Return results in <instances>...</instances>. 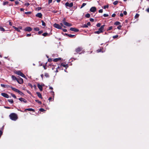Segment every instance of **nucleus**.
I'll list each match as a JSON object with an SVG mask.
<instances>
[{
  "mask_svg": "<svg viewBox=\"0 0 149 149\" xmlns=\"http://www.w3.org/2000/svg\"><path fill=\"white\" fill-rule=\"evenodd\" d=\"M31 13V12L29 11L28 12H26L25 13V14L26 15H30Z\"/></svg>",
  "mask_w": 149,
  "mask_h": 149,
  "instance_id": "33",
  "label": "nucleus"
},
{
  "mask_svg": "<svg viewBox=\"0 0 149 149\" xmlns=\"http://www.w3.org/2000/svg\"><path fill=\"white\" fill-rule=\"evenodd\" d=\"M96 10V8L95 7H93L91 8L90 9V11L91 12H95Z\"/></svg>",
  "mask_w": 149,
  "mask_h": 149,
  "instance_id": "12",
  "label": "nucleus"
},
{
  "mask_svg": "<svg viewBox=\"0 0 149 149\" xmlns=\"http://www.w3.org/2000/svg\"><path fill=\"white\" fill-rule=\"evenodd\" d=\"M66 35L67 36H68V37H69L70 38H74L75 37V36L74 35L69 34H66Z\"/></svg>",
  "mask_w": 149,
  "mask_h": 149,
  "instance_id": "16",
  "label": "nucleus"
},
{
  "mask_svg": "<svg viewBox=\"0 0 149 149\" xmlns=\"http://www.w3.org/2000/svg\"><path fill=\"white\" fill-rule=\"evenodd\" d=\"M48 61L49 62L51 61H52V59H51V58L48 59Z\"/></svg>",
  "mask_w": 149,
  "mask_h": 149,
  "instance_id": "63",
  "label": "nucleus"
},
{
  "mask_svg": "<svg viewBox=\"0 0 149 149\" xmlns=\"http://www.w3.org/2000/svg\"><path fill=\"white\" fill-rule=\"evenodd\" d=\"M83 48L81 47H79L75 49V51L76 53H74V54H76V53H79L81 51V53H80L79 54H81V53H84V50H82Z\"/></svg>",
  "mask_w": 149,
  "mask_h": 149,
  "instance_id": "2",
  "label": "nucleus"
},
{
  "mask_svg": "<svg viewBox=\"0 0 149 149\" xmlns=\"http://www.w3.org/2000/svg\"><path fill=\"white\" fill-rule=\"evenodd\" d=\"M103 16L104 17H108L109 16V15L108 14H104L103 15Z\"/></svg>",
  "mask_w": 149,
  "mask_h": 149,
  "instance_id": "46",
  "label": "nucleus"
},
{
  "mask_svg": "<svg viewBox=\"0 0 149 149\" xmlns=\"http://www.w3.org/2000/svg\"><path fill=\"white\" fill-rule=\"evenodd\" d=\"M0 31H4L5 29L1 27H0Z\"/></svg>",
  "mask_w": 149,
  "mask_h": 149,
  "instance_id": "40",
  "label": "nucleus"
},
{
  "mask_svg": "<svg viewBox=\"0 0 149 149\" xmlns=\"http://www.w3.org/2000/svg\"><path fill=\"white\" fill-rule=\"evenodd\" d=\"M36 94H37V95H38V96L39 97L41 98H42V95L40 93L38 92L36 93Z\"/></svg>",
  "mask_w": 149,
  "mask_h": 149,
  "instance_id": "20",
  "label": "nucleus"
},
{
  "mask_svg": "<svg viewBox=\"0 0 149 149\" xmlns=\"http://www.w3.org/2000/svg\"><path fill=\"white\" fill-rule=\"evenodd\" d=\"M40 110L41 111H44L45 110L44 109H42V108H40Z\"/></svg>",
  "mask_w": 149,
  "mask_h": 149,
  "instance_id": "55",
  "label": "nucleus"
},
{
  "mask_svg": "<svg viewBox=\"0 0 149 149\" xmlns=\"http://www.w3.org/2000/svg\"><path fill=\"white\" fill-rule=\"evenodd\" d=\"M90 20L91 22H93L94 21V19L93 18H91L90 19Z\"/></svg>",
  "mask_w": 149,
  "mask_h": 149,
  "instance_id": "54",
  "label": "nucleus"
},
{
  "mask_svg": "<svg viewBox=\"0 0 149 149\" xmlns=\"http://www.w3.org/2000/svg\"><path fill=\"white\" fill-rule=\"evenodd\" d=\"M118 35H116L113 36V38L114 39L116 38H118Z\"/></svg>",
  "mask_w": 149,
  "mask_h": 149,
  "instance_id": "42",
  "label": "nucleus"
},
{
  "mask_svg": "<svg viewBox=\"0 0 149 149\" xmlns=\"http://www.w3.org/2000/svg\"><path fill=\"white\" fill-rule=\"evenodd\" d=\"M52 0H48V4H49L50 3H52Z\"/></svg>",
  "mask_w": 149,
  "mask_h": 149,
  "instance_id": "53",
  "label": "nucleus"
},
{
  "mask_svg": "<svg viewBox=\"0 0 149 149\" xmlns=\"http://www.w3.org/2000/svg\"><path fill=\"white\" fill-rule=\"evenodd\" d=\"M101 25V24L100 23H98L97 24L96 26L97 27H100Z\"/></svg>",
  "mask_w": 149,
  "mask_h": 149,
  "instance_id": "47",
  "label": "nucleus"
},
{
  "mask_svg": "<svg viewBox=\"0 0 149 149\" xmlns=\"http://www.w3.org/2000/svg\"><path fill=\"white\" fill-rule=\"evenodd\" d=\"M8 3V1H3V6H5L6 4H7Z\"/></svg>",
  "mask_w": 149,
  "mask_h": 149,
  "instance_id": "28",
  "label": "nucleus"
},
{
  "mask_svg": "<svg viewBox=\"0 0 149 149\" xmlns=\"http://www.w3.org/2000/svg\"><path fill=\"white\" fill-rule=\"evenodd\" d=\"M4 107L6 109H10V107Z\"/></svg>",
  "mask_w": 149,
  "mask_h": 149,
  "instance_id": "62",
  "label": "nucleus"
},
{
  "mask_svg": "<svg viewBox=\"0 0 149 149\" xmlns=\"http://www.w3.org/2000/svg\"><path fill=\"white\" fill-rule=\"evenodd\" d=\"M42 32H43V31H38V34H41L42 33Z\"/></svg>",
  "mask_w": 149,
  "mask_h": 149,
  "instance_id": "51",
  "label": "nucleus"
},
{
  "mask_svg": "<svg viewBox=\"0 0 149 149\" xmlns=\"http://www.w3.org/2000/svg\"><path fill=\"white\" fill-rule=\"evenodd\" d=\"M63 23L64 24V25L67 26H72L71 24L65 21H64L63 22Z\"/></svg>",
  "mask_w": 149,
  "mask_h": 149,
  "instance_id": "8",
  "label": "nucleus"
},
{
  "mask_svg": "<svg viewBox=\"0 0 149 149\" xmlns=\"http://www.w3.org/2000/svg\"><path fill=\"white\" fill-rule=\"evenodd\" d=\"M81 27L83 28H87L88 27V26L87 25V24H84L81 26Z\"/></svg>",
  "mask_w": 149,
  "mask_h": 149,
  "instance_id": "29",
  "label": "nucleus"
},
{
  "mask_svg": "<svg viewBox=\"0 0 149 149\" xmlns=\"http://www.w3.org/2000/svg\"><path fill=\"white\" fill-rule=\"evenodd\" d=\"M10 87L12 89L13 91L16 92H17V93L19 91V90L18 89H17L16 88H15L13 87H10Z\"/></svg>",
  "mask_w": 149,
  "mask_h": 149,
  "instance_id": "19",
  "label": "nucleus"
},
{
  "mask_svg": "<svg viewBox=\"0 0 149 149\" xmlns=\"http://www.w3.org/2000/svg\"><path fill=\"white\" fill-rule=\"evenodd\" d=\"M13 28L16 31L19 32H20V31L19 29L18 28L16 27H15V26H13Z\"/></svg>",
  "mask_w": 149,
  "mask_h": 149,
  "instance_id": "21",
  "label": "nucleus"
},
{
  "mask_svg": "<svg viewBox=\"0 0 149 149\" xmlns=\"http://www.w3.org/2000/svg\"><path fill=\"white\" fill-rule=\"evenodd\" d=\"M54 26L56 28L59 29H62V27L59 24L55 23L54 24Z\"/></svg>",
  "mask_w": 149,
  "mask_h": 149,
  "instance_id": "5",
  "label": "nucleus"
},
{
  "mask_svg": "<svg viewBox=\"0 0 149 149\" xmlns=\"http://www.w3.org/2000/svg\"><path fill=\"white\" fill-rule=\"evenodd\" d=\"M109 8V6L108 5H107L104 6L103 7V8L105 9L106 8Z\"/></svg>",
  "mask_w": 149,
  "mask_h": 149,
  "instance_id": "38",
  "label": "nucleus"
},
{
  "mask_svg": "<svg viewBox=\"0 0 149 149\" xmlns=\"http://www.w3.org/2000/svg\"><path fill=\"white\" fill-rule=\"evenodd\" d=\"M31 36V34H27L26 35V36L29 37L30 36Z\"/></svg>",
  "mask_w": 149,
  "mask_h": 149,
  "instance_id": "57",
  "label": "nucleus"
},
{
  "mask_svg": "<svg viewBox=\"0 0 149 149\" xmlns=\"http://www.w3.org/2000/svg\"><path fill=\"white\" fill-rule=\"evenodd\" d=\"M17 93H18L20 95H22L23 94V93L22 92H21V91H19V90L18 91Z\"/></svg>",
  "mask_w": 149,
  "mask_h": 149,
  "instance_id": "41",
  "label": "nucleus"
},
{
  "mask_svg": "<svg viewBox=\"0 0 149 149\" xmlns=\"http://www.w3.org/2000/svg\"><path fill=\"white\" fill-rule=\"evenodd\" d=\"M100 33H101L100 32L99 30L97 31H96L95 32V33H97V34H99Z\"/></svg>",
  "mask_w": 149,
  "mask_h": 149,
  "instance_id": "43",
  "label": "nucleus"
},
{
  "mask_svg": "<svg viewBox=\"0 0 149 149\" xmlns=\"http://www.w3.org/2000/svg\"><path fill=\"white\" fill-rule=\"evenodd\" d=\"M41 22H42V26H45V23L43 20L41 21Z\"/></svg>",
  "mask_w": 149,
  "mask_h": 149,
  "instance_id": "37",
  "label": "nucleus"
},
{
  "mask_svg": "<svg viewBox=\"0 0 149 149\" xmlns=\"http://www.w3.org/2000/svg\"><path fill=\"white\" fill-rule=\"evenodd\" d=\"M48 35V33H43L42 35L45 37L47 36Z\"/></svg>",
  "mask_w": 149,
  "mask_h": 149,
  "instance_id": "30",
  "label": "nucleus"
},
{
  "mask_svg": "<svg viewBox=\"0 0 149 149\" xmlns=\"http://www.w3.org/2000/svg\"><path fill=\"white\" fill-rule=\"evenodd\" d=\"M52 12L54 13H56L57 12V11H55V10H52Z\"/></svg>",
  "mask_w": 149,
  "mask_h": 149,
  "instance_id": "56",
  "label": "nucleus"
},
{
  "mask_svg": "<svg viewBox=\"0 0 149 149\" xmlns=\"http://www.w3.org/2000/svg\"><path fill=\"white\" fill-rule=\"evenodd\" d=\"M86 5V3H83L82 4V5H81V7H80V8H82L84 6H85Z\"/></svg>",
  "mask_w": 149,
  "mask_h": 149,
  "instance_id": "36",
  "label": "nucleus"
},
{
  "mask_svg": "<svg viewBox=\"0 0 149 149\" xmlns=\"http://www.w3.org/2000/svg\"><path fill=\"white\" fill-rule=\"evenodd\" d=\"M123 13L125 15H126L127 14V12L126 11H124Z\"/></svg>",
  "mask_w": 149,
  "mask_h": 149,
  "instance_id": "60",
  "label": "nucleus"
},
{
  "mask_svg": "<svg viewBox=\"0 0 149 149\" xmlns=\"http://www.w3.org/2000/svg\"><path fill=\"white\" fill-rule=\"evenodd\" d=\"M61 66H63V67H65V68H66L67 67H68V65H67L63 63H61Z\"/></svg>",
  "mask_w": 149,
  "mask_h": 149,
  "instance_id": "24",
  "label": "nucleus"
},
{
  "mask_svg": "<svg viewBox=\"0 0 149 149\" xmlns=\"http://www.w3.org/2000/svg\"><path fill=\"white\" fill-rule=\"evenodd\" d=\"M65 5L66 6L69 7L70 8L72 7L73 6V3H69L68 2H67L65 3Z\"/></svg>",
  "mask_w": 149,
  "mask_h": 149,
  "instance_id": "6",
  "label": "nucleus"
},
{
  "mask_svg": "<svg viewBox=\"0 0 149 149\" xmlns=\"http://www.w3.org/2000/svg\"><path fill=\"white\" fill-rule=\"evenodd\" d=\"M63 31L64 32H66L67 31V30L66 29H63Z\"/></svg>",
  "mask_w": 149,
  "mask_h": 149,
  "instance_id": "61",
  "label": "nucleus"
},
{
  "mask_svg": "<svg viewBox=\"0 0 149 149\" xmlns=\"http://www.w3.org/2000/svg\"><path fill=\"white\" fill-rule=\"evenodd\" d=\"M17 81L20 84H22L23 83V79L20 77L17 78Z\"/></svg>",
  "mask_w": 149,
  "mask_h": 149,
  "instance_id": "4",
  "label": "nucleus"
},
{
  "mask_svg": "<svg viewBox=\"0 0 149 149\" xmlns=\"http://www.w3.org/2000/svg\"><path fill=\"white\" fill-rule=\"evenodd\" d=\"M26 110H27V111H33V112H34L35 111L34 109H31V108L27 109H25L24 110V111H26Z\"/></svg>",
  "mask_w": 149,
  "mask_h": 149,
  "instance_id": "18",
  "label": "nucleus"
},
{
  "mask_svg": "<svg viewBox=\"0 0 149 149\" xmlns=\"http://www.w3.org/2000/svg\"><path fill=\"white\" fill-rule=\"evenodd\" d=\"M44 74L45 76L47 78H48L49 77V74L47 73H45Z\"/></svg>",
  "mask_w": 149,
  "mask_h": 149,
  "instance_id": "25",
  "label": "nucleus"
},
{
  "mask_svg": "<svg viewBox=\"0 0 149 149\" xmlns=\"http://www.w3.org/2000/svg\"><path fill=\"white\" fill-rule=\"evenodd\" d=\"M146 11L148 13H149V8H147L146 10Z\"/></svg>",
  "mask_w": 149,
  "mask_h": 149,
  "instance_id": "64",
  "label": "nucleus"
},
{
  "mask_svg": "<svg viewBox=\"0 0 149 149\" xmlns=\"http://www.w3.org/2000/svg\"><path fill=\"white\" fill-rule=\"evenodd\" d=\"M118 1H114L113 2V4L114 5H116L118 4Z\"/></svg>",
  "mask_w": 149,
  "mask_h": 149,
  "instance_id": "32",
  "label": "nucleus"
},
{
  "mask_svg": "<svg viewBox=\"0 0 149 149\" xmlns=\"http://www.w3.org/2000/svg\"><path fill=\"white\" fill-rule=\"evenodd\" d=\"M38 87L40 89V91H42V85L40 84H38L37 85Z\"/></svg>",
  "mask_w": 149,
  "mask_h": 149,
  "instance_id": "15",
  "label": "nucleus"
},
{
  "mask_svg": "<svg viewBox=\"0 0 149 149\" xmlns=\"http://www.w3.org/2000/svg\"><path fill=\"white\" fill-rule=\"evenodd\" d=\"M15 73L23 77L26 78L25 76L20 71H16L15 72Z\"/></svg>",
  "mask_w": 149,
  "mask_h": 149,
  "instance_id": "3",
  "label": "nucleus"
},
{
  "mask_svg": "<svg viewBox=\"0 0 149 149\" xmlns=\"http://www.w3.org/2000/svg\"><path fill=\"white\" fill-rule=\"evenodd\" d=\"M24 5L27 6H28L29 5V3H25L24 4Z\"/></svg>",
  "mask_w": 149,
  "mask_h": 149,
  "instance_id": "48",
  "label": "nucleus"
},
{
  "mask_svg": "<svg viewBox=\"0 0 149 149\" xmlns=\"http://www.w3.org/2000/svg\"><path fill=\"white\" fill-rule=\"evenodd\" d=\"M70 30L73 31L74 32H78L79 31V30L76 29L74 28L71 27L70 29Z\"/></svg>",
  "mask_w": 149,
  "mask_h": 149,
  "instance_id": "10",
  "label": "nucleus"
},
{
  "mask_svg": "<svg viewBox=\"0 0 149 149\" xmlns=\"http://www.w3.org/2000/svg\"><path fill=\"white\" fill-rule=\"evenodd\" d=\"M116 16V14L115 13L113 14L112 15V17H114Z\"/></svg>",
  "mask_w": 149,
  "mask_h": 149,
  "instance_id": "59",
  "label": "nucleus"
},
{
  "mask_svg": "<svg viewBox=\"0 0 149 149\" xmlns=\"http://www.w3.org/2000/svg\"><path fill=\"white\" fill-rule=\"evenodd\" d=\"M61 58H54L53 60V61L54 62H57L61 60Z\"/></svg>",
  "mask_w": 149,
  "mask_h": 149,
  "instance_id": "17",
  "label": "nucleus"
},
{
  "mask_svg": "<svg viewBox=\"0 0 149 149\" xmlns=\"http://www.w3.org/2000/svg\"><path fill=\"white\" fill-rule=\"evenodd\" d=\"M103 12V10L102 9H100L99 10V13H102Z\"/></svg>",
  "mask_w": 149,
  "mask_h": 149,
  "instance_id": "52",
  "label": "nucleus"
},
{
  "mask_svg": "<svg viewBox=\"0 0 149 149\" xmlns=\"http://www.w3.org/2000/svg\"><path fill=\"white\" fill-rule=\"evenodd\" d=\"M139 14L137 13V14H136V15L135 16V18H137L139 17Z\"/></svg>",
  "mask_w": 149,
  "mask_h": 149,
  "instance_id": "39",
  "label": "nucleus"
},
{
  "mask_svg": "<svg viewBox=\"0 0 149 149\" xmlns=\"http://www.w3.org/2000/svg\"><path fill=\"white\" fill-rule=\"evenodd\" d=\"M120 24V23L119 22L117 21L114 23V24L116 25H119Z\"/></svg>",
  "mask_w": 149,
  "mask_h": 149,
  "instance_id": "27",
  "label": "nucleus"
},
{
  "mask_svg": "<svg viewBox=\"0 0 149 149\" xmlns=\"http://www.w3.org/2000/svg\"><path fill=\"white\" fill-rule=\"evenodd\" d=\"M11 95L14 98H16V96L14 95V94H11Z\"/></svg>",
  "mask_w": 149,
  "mask_h": 149,
  "instance_id": "45",
  "label": "nucleus"
},
{
  "mask_svg": "<svg viewBox=\"0 0 149 149\" xmlns=\"http://www.w3.org/2000/svg\"><path fill=\"white\" fill-rule=\"evenodd\" d=\"M8 101L11 104L13 103V99H8Z\"/></svg>",
  "mask_w": 149,
  "mask_h": 149,
  "instance_id": "26",
  "label": "nucleus"
},
{
  "mask_svg": "<svg viewBox=\"0 0 149 149\" xmlns=\"http://www.w3.org/2000/svg\"><path fill=\"white\" fill-rule=\"evenodd\" d=\"M32 29L30 27H27L24 29L25 31H31L32 30Z\"/></svg>",
  "mask_w": 149,
  "mask_h": 149,
  "instance_id": "7",
  "label": "nucleus"
},
{
  "mask_svg": "<svg viewBox=\"0 0 149 149\" xmlns=\"http://www.w3.org/2000/svg\"><path fill=\"white\" fill-rule=\"evenodd\" d=\"M35 101L40 104H42V102L41 101H39L38 100H35Z\"/></svg>",
  "mask_w": 149,
  "mask_h": 149,
  "instance_id": "34",
  "label": "nucleus"
},
{
  "mask_svg": "<svg viewBox=\"0 0 149 149\" xmlns=\"http://www.w3.org/2000/svg\"><path fill=\"white\" fill-rule=\"evenodd\" d=\"M19 100L21 102H23L25 103L27 102L26 100L23 98L20 97L19 99Z\"/></svg>",
  "mask_w": 149,
  "mask_h": 149,
  "instance_id": "13",
  "label": "nucleus"
},
{
  "mask_svg": "<svg viewBox=\"0 0 149 149\" xmlns=\"http://www.w3.org/2000/svg\"><path fill=\"white\" fill-rule=\"evenodd\" d=\"M113 28V27L112 26H111L108 28V30H111Z\"/></svg>",
  "mask_w": 149,
  "mask_h": 149,
  "instance_id": "44",
  "label": "nucleus"
},
{
  "mask_svg": "<svg viewBox=\"0 0 149 149\" xmlns=\"http://www.w3.org/2000/svg\"><path fill=\"white\" fill-rule=\"evenodd\" d=\"M9 116L10 119L14 121H15L18 119V116L17 114L14 113H11Z\"/></svg>",
  "mask_w": 149,
  "mask_h": 149,
  "instance_id": "1",
  "label": "nucleus"
},
{
  "mask_svg": "<svg viewBox=\"0 0 149 149\" xmlns=\"http://www.w3.org/2000/svg\"><path fill=\"white\" fill-rule=\"evenodd\" d=\"M15 3L16 5H17L19 3V2L18 1H15Z\"/></svg>",
  "mask_w": 149,
  "mask_h": 149,
  "instance_id": "49",
  "label": "nucleus"
},
{
  "mask_svg": "<svg viewBox=\"0 0 149 149\" xmlns=\"http://www.w3.org/2000/svg\"><path fill=\"white\" fill-rule=\"evenodd\" d=\"M85 17L87 18H89L90 17V15L89 13H87L85 15Z\"/></svg>",
  "mask_w": 149,
  "mask_h": 149,
  "instance_id": "31",
  "label": "nucleus"
},
{
  "mask_svg": "<svg viewBox=\"0 0 149 149\" xmlns=\"http://www.w3.org/2000/svg\"><path fill=\"white\" fill-rule=\"evenodd\" d=\"M12 79L13 80H16V81L17 80V78L15 77L14 76V75H12Z\"/></svg>",
  "mask_w": 149,
  "mask_h": 149,
  "instance_id": "23",
  "label": "nucleus"
},
{
  "mask_svg": "<svg viewBox=\"0 0 149 149\" xmlns=\"http://www.w3.org/2000/svg\"><path fill=\"white\" fill-rule=\"evenodd\" d=\"M36 17L41 18L42 16V15L41 13H38L36 15Z\"/></svg>",
  "mask_w": 149,
  "mask_h": 149,
  "instance_id": "14",
  "label": "nucleus"
},
{
  "mask_svg": "<svg viewBox=\"0 0 149 149\" xmlns=\"http://www.w3.org/2000/svg\"><path fill=\"white\" fill-rule=\"evenodd\" d=\"M1 95L3 97L6 98H8L9 97V95L5 93H1Z\"/></svg>",
  "mask_w": 149,
  "mask_h": 149,
  "instance_id": "9",
  "label": "nucleus"
},
{
  "mask_svg": "<svg viewBox=\"0 0 149 149\" xmlns=\"http://www.w3.org/2000/svg\"><path fill=\"white\" fill-rule=\"evenodd\" d=\"M34 30L35 31H38L39 30V29L38 27H36L34 29Z\"/></svg>",
  "mask_w": 149,
  "mask_h": 149,
  "instance_id": "35",
  "label": "nucleus"
},
{
  "mask_svg": "<svg viewBox=\"0 0 149 149\" xmlns=\"http://www.w3.org/2000/svg\"><path fill=\"white\" fill-rule=\"evenodd\" d=\"M122 26L121 25H119L117 27V29H120L121 27Z\"/></svg>",
  "mask_w": 149,
  "mask_h": 149,
  "instance_id": "50",
  "label": "nucleus"
},
{
  "mask_svg": "<svg viewBox=\"0 0 149 149\" xmlns=\"http://www.w3.org/2000/svg\"><path fill=\"white\" fill-rule=\"evenodd\" d=\"M1 86L2 87H4V88H8L9 87H10V86L9 85H6H6H4V84H1Z\"/></svg>",
  "mask_w": 149,
  "mask_h": 149,
  "instance_id": "22",
  "label": "nucleus"
},
{
  "mask_svg": "<svg viewBox=\"0 0 149 149\" xmlns=\"http://www.w3.org/2000/svg\"><path fill=\"white\" fill-rule=\"evenodd\" d=\"M87 25L88 26H90L91 25V23L90 22H88L87 23Z\"/></svg>",
  "mask_w": 149,
  "mask_h": 149,
  "instance_id": "58",
  "label": "nucleus"
},
{
  "mask_svg": "<svg viewBox=\"0 0 149 149\" xmlns=\"http://www.w3.org/2000/svg\"><path fill=\"white\" fill-rule=\"evenodd\" d=\"M104 26L105 25H104L102 26L99 29V31L100 32V33L103 32Z\"/></svg>",
  "mask_w": 149,
  "mask_h": 149,
  "instance_id": "11",
  "label": "nucleus"
}]
</instances>
